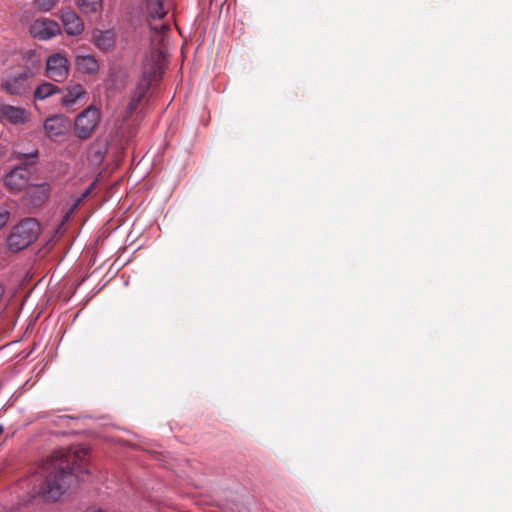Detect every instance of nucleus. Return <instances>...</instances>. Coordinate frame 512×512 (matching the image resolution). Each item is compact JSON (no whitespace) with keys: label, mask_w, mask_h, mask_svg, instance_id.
Here are the masks:
<instances>
[{"label":"nucleus","mask_w":512,"mask_h":512,"mask_svg":"<svg viewBox=\"0 0 512 512\" xmlns=\"http://www.w3.org/2000/svg\"><path fill=\"white\" fill-rule=\"evenodd\" d=\"M87 450L60 449L54 451L41 464L45 480L37 490L47 502H55L70 488L77 473L88 472Z\"/></svg>","instance_id":"f257e3e1"},{"label":"nucleus","mask_w":512,"mask_h":512,"mask_svg":"<svg viewBox=\"0 0 512 512\" xmlns=\"http://www.w3.org/2000/svg\"><path fill=\"white\" fill-rule=\"evenodd\" d=\"M162 72L161 52L154 53L151 59L144 61L141 79L131 96L128 106L130 112L137 109L139 103L150 89L151 83L157 80L161 76Z\"/></svg>","instance_id":"f03ea898"},{"label":"nucleus","mask_w":512,"mask_h":512,"mask_svg":"<svg viewBox=\"0 0 512 512\" xmlns=\"http://www.w3.org/2000/svg\"><path fill=\"white\" fill-rule=\"evenodd\" d=\"M38 150H34L30 153H23L15 151L13 156L15 159L24 161V163L16 166L4 178V185L12 193H18L22 191L28 184L31 172L29 165L34 164L35 159L38 158Z\"/></svg>","instance_id":"7ed1b4c3"},{"label":"nucleus","mask_w":512,"mask_h":512,"mask_svg":"<svg viewBox=\"0 0 512 512\" xmlns=\"http://www.w3.org/2000/svg\"><path fill=\"white\" fill-rule=\"evenodd\" d=\"M40 234V224L34 218H25L13 227L7 239L10 251L18 252L32 244Z\"/></svg>","instance_id":"20e7f679"},{"label":"nucleus","mask_w":512,"mask_h":512,"mask_svg":"<svg viewBox=\"0 0 512 512\" xmlns=\"http://www.w3.org/2000/svg\"><path fill=\"white\" fill-rule=\"evenodd\" d=\"M35 72L30 67H21L4 79L1 89L11 96L23 97L32 89Z\"/></svg>","instance_id":"39448f33"},{"label":"nucleus","mask_w":512,"mask_h":512,"mask_svg":"<svg viewBox=\"0 0 512 512\" xmlns=\"http://www.w3.org/2000/svg\"><path fill=\"white\" fill-rule=\"evenodd\" d=\"M101 119L100 110L95 106H89L75 119V134L79 139L89 138Z\"/></svg>","instance_id":"423d86ee"},{"label":"nucleus","mask_w":512,"mask_h":512,"mask_svg":"<svg viewBox=\"0 0 512 512\" xmlns=\"http://www.w3.org/2000/svg\"><path fill=\"white\" fill-rule=\"evenodd\" d=\"M149 26L151 29V43L154 46V49L150 53V55L145 58L144 61L151 59L154 53L161 52L163 69L165 62L164 47L168 40V32L170 31V25L166 22H160V20H149Z\"/></svg>","instance_id":"0eeeda50"},{"label":"nucleus","mask_w":512,"mask_h":512,"mask_svg":"<svg viewBox=\"0 0 512 512\" xmlns=\"http://www.w3.org/2000/svg\"><path fill=\"white\" fill-rule=\"evenodd\" d=\"M31 112L23 107L0 104V122L11 125H24L30 121Z\"/></svg>","instance_id":"6e6552de"},{"label":"nucleus","mask_w":512,"mask_h":512,"mask_svg":"<svg viewBox=\"0 0 512 512\" xmlns=\"http://www.w3.org/2000/svg\"><path fill=\"white\" fill-rule=\"evenodd\" d=\"M46 71L48 77L53 81H64L69 74L68 59L60 53L51 55L47 60Z\"/></svg>","instance_id":"1a4fd4ad"},{"label":"nucleus","mask_w":512,"mask_h":512,"mask_svg":"<svg viewBox=\"0 0 512 512\" xmlns=\"http://www.w3.org/2000/svg\"><path fill=\"white\" fill-rule=\"evenodd\" d=\"M60 32L59 24L47 18L37 19L30 26L31 35L42 41L49 40Z\"/></svg>","instance_id":"9d476101"},{"label":"nucleus","mask_w":512,"mask_h":512,"mask_svg":"<svg viewBox=\"0 0 512 512\" xmlns=\"http://www.w3.org/2000/svg\"><path fill=\"white\" fill-rule=\"evenodd\" d=\"M70 126V120L64 115L48 117L44 122V130L50 139L64 135Z\"/></svg>","instance_id":"9b49d317"},{"label":"nucleus","mask_w":512,"mask_h":512,"mask_svg":"<svg viewBox=\"0 0 512 512\" xmlns=\"http://www.w3.org/2000/svg\"><path fill=\"white\" fill-rule=\"evenodd\" d=\"M61 20L66 33L71 36L80 35L84 30L81 18L71 9L62 11Z\"/></svg>","instance_id":"f8f14e48"},{"label":"nucleus","mask_w":512,"mask_h":512,"mask_svg":"<svg viewBox=\"0 0 512 512\" xmlns=\"http://www.w3.org/2000/svg\"><path fill=\"white\" fill-rule=\"evenodd\" d=\"M86 94L82 85L78 83L69 82L66 87V93L61 98V104L65 107L74 106Z\"/></svg>","instance_id":"ddd939ff"},{"label":"nucleus","mask_w":512,"mask_h":512,"mask_svg":"<svg viewBox=\"0 0 512 512\" xmlns=\"http://www.w3.org/2000/svg\"><path fill=\"white\" fill-rule=\"evenodd\" d=\"M149 20H161L169 10L167 0H146Z\"/></svg>","instance_id":"4468645a"},{"label":"nucleus","mask_w":512,"mask_h":512,"mask_svg":"<svg viewBox=\"0 0 512 512\" xmlns=\"http://www.w3.org/2000/svg\"><path fill=\"white\" fill-rule=\"evenodd\" d=\"M93 41L99 49L108 51L115 45V36L110 30H97L93 33Z\"/></svg>","instance_id":"2eb2a0df"},{"label":"nucleus","mask_w":512,"mask_h":512,"mask_svg":"<svg viewBox=\"0 0 512 512\" xmlns=\"http://www.w3.org/2000/svg\"><path fill=\"white\" fill-rule=\"evenodd\" d=\"M77 69L85 74H95L99 70L97 60L91 55L78 56L76 58Z\"/></svg>","instance_id":"dca6fc26"},{"label":"nucleus","mask_w":512,"mask_h":512,"mask_svg":"<svg viewBox=\"0 0 512 512\" xmlns=\"http://www.w3.org/2000/svg\"><path fill=\"white\" fill-rule=\"evenodd\" d=\"M60 92V89L50 83V82H44L40 84L36 90L34 91V99L35 100H45L46 98Z\"/></svg>","instance_id":"f3484780"},{"label":"nucleus","mask_w":512,"mask_h":512,"mask_svg":"<svg viewBox=\"0 0 512 512\" xmlns=\"http://www.w3.org/2000/svg\"><path fill=\"white\" fill-rule=\"evenodd\" d=\"M78 5L84 14L98 13L102 10V0H78Z\"/></svg>","instance_id":"a211bd4d"},{"label":"nucleus","mask_w":512,"mask_h":512,"mask_svg":"<svg viewBox=\"0 0 512 512\" xmlns=\"http://www.w3.org/2000/svg\"><path fill=\"white\" fill-rule=\"evenodd\" d=\"M36 6L43 11H50L59 0H34Z\"/></svg>","instance_id":"6ab92c4d"},{"label":"nucleus","mask_w":512,"mask_h":512,"mask_svg":"<svg viewBox=\"0 0 512 512\" xmlns=\"http://www.w3.org/2000/svg\"><path fill=\"white\" fill-rule=\"evenodd\" d=\"M10 218V212L7 208H0V229L3 228Z\"/></svg>","instance_id":"aec40b11"},{"label":"nucleus","mask_w":512,"mask_h":512,"mask_svg":"<svg viewBox=\"0 0 512 512\" xmlns=\"http://www.w3.org/2000/svg\"><path fill=\"white\" fill-rule=\"evenodd\" d=\"M85 512H105V511L102 510L101 508L91 507V508H88Z\"/></svg>","instance_id":"412c9836"},{"label":"nucleus","mask_w":512,"mask_h":512,"mask_svg":"<svg viewBox=\"0 0 512 512\" xmlns=\"http://www.w3.org/2000/svg\"><path fill=\"white\" fill-rule=\"evenodd\" d=\"M33 497H34V495H33V496H31L29 499L24 500V503H25V504H26V503H29Z\"/></svg>","instance_id":"4be33fe9"},{"label":"nucleus","mask_w":512,"mask_h":512,"mask_svg":"<svg viewBox=\"0 0 512 512\" xmlns=\"http://www.w3.org/2000/svg\"><path fill=\"white\" fill-rule=\"evenodd\" d=\"M3 430H4L3 426L0 425V435L3 433Z\"/></svg>","instance_id":"5701e85b"}]
</instances>
